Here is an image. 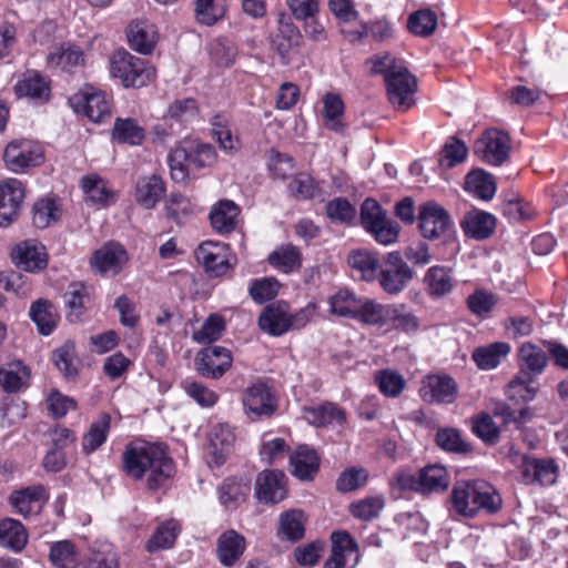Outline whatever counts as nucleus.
Masks as SVG:
<instances>
[{
	"instance_id": "393cba45",
	"label": "nucleus",
	"mask_w": 568,
	"mask_h": 568,
	"mask_svg": "<svg viewBox=\"0 0 568 568\" xmlns=\"http://www.w3.org/2000/svg\"><path fill=\"white\" fill-rule=\"evenodd\" d=\"M240 213L241 209L233 201L220 200L209 215L212 229L221 235L231 234L237 227Z\"/></svg>"
},
{
	"instance_id": "2eb2a0df",
	"label": "nucleus",
	"mask_w": 568,
	"mask_h": 568,
	"mask_svg": "<svg viewBox=\"0 0 568 568\" xmlns=\"http://www.w3.org/2000/svg\"><path fill=\"white\" fill-rule=\"evenodd\" d=\"M195 258L210 276H222L231 268L230 246L225 243L205 241L195 250Z\"/></svg>"
},
{
	"instance_id": "ea45409f",
	"label": "nucleus",
	"mask_w": 568,
	"mask_h": 568,
	"mask_svg": "<svg viewBox=\"0 0 568 568\" xmlns=\"http://www.w3.org/2000/svg\"><path fill=\"white\" fill-rule=\"evenodd\" d=\"M362 298L348 288H339L328 297L329 312L337 317L354 320Z\"/></svg>"
},
{
	"instance_id": "cd10ccee",
	"label": "nucleus",
	"mask_w": 568,
	"mask_h": 568,
	"mask_svg": "<svg viewBox=\"0 0 568 568\" xmlns=\"http://www.w3.org/2000/svg\"><path fill=\"white\" fill-rule=\"evenodd\" d=\"M347 264L354 276L366 282L374 281L381 268L377 254L364 248L352 251L347 256Z\"/></svg>"
},
{
	"instance_id": "7ed1b4c3",
	"label": "nucleus",
	"mask_w": 568,
	"mask_h": 568,
	"mask_svg": "<svg viewBox=\"0 0 568 568\" xmlns=\"http://www.w3.org/2000/svg\"><path fill=\"white\" fill-rule=\"evenodd\" d=\"M216 159L213 145L196 139H183L168 155L171 178L178 183L185 182L192 170L212 166Z\"/></svg>"
},
{
	"instance_id": "5fc2aeb1",
	"label": "nucleus",
	"mask_w": 568,
	"mask_h": 568,
	"mask_svg": "<svg viewBox=\"0 0 568 568\" xmlns=\"http://www.w3.org/2000/svg\"><path fill=\"white\" fill-rule=\"evenodd\" d=\"M180 531L179 523L174 519L162 523L146 542V550L154 552L161 549L171 548Z\"/></svg>"
},
{
	"instance_id": "9b49d317",
	"label": "nucleus",
	"mask_w": 568,
	"mask_h": 568,
	"mask_svg": "<svg viewBox=\"0 0 568 568\" xmlns=\"http://www.w3.org/2000/svg\"><path fill=\"white\" fill-rule=\"evenodd\" d=\"M418 227L424 239L439 240L454 230L448 211L435 201H428L418 207Z\"/></svg>"
},
{
	"instance_id": "c756f323",
	"label": "nucleus",
	"mask_w": 568,
	"mask_h": 568,
	"mask_svg": "<svg viewBox=\"0 0 568 568\" xmlns=\"http://www.w3.org/2000/svg\"><path fill=\"white\" fill-rule=\"evenodd\" d=\"M394 314L392 305H384L375 300L363 297L354 320L372 326L383 327Z\"/></svg>"
},
{
	"instance_id": "a18cd8bd",
	"label": "nucleus",
	"mask_w": 568,
	"mask_h": 568,
	"mask_svg": "<svg viewBox=\"0 0 568 568\" xmlns=\"http://www.w3.org/2000/svg\"><path fill=\"white\" fill-rule=\"evenodd\" d=\"M27 541V530L19 520L12 518L0 520V545L20 551L24 548Z\"/></svg>"
},
{
	"instance_id": "a19ab883",
	"label": "nucleus",
	"mask_w": 568,
	"mask_h": 568,
	"mask_svg": "<svg viewBox=\"0 0 568 568\" xmlns=\"http://www.w3.org/2000/svg\"><path fill=\"white\" fill-rule=\"evenodd\" d=\"M111 427V416L108 413H101L98 418L92 422L89 427V430L83 435L82 438V449L85 454H91L95 452L100 446H102L110 432Z\"/></svg>"
},
{
	"instance_id": "09e8293b",
	"label": "nucleus",
	"mask_w": 568,
	"mask_h": 568,
	"mask_svg": "<svg viewBox=\"0 0 568 568\" xmlns=\"http://www.w3.org/2000/svg\"><path fill=\"white\" fill-rule=\"evenodd\" d=\"M424 282L427 285L428 293L435 297L446 295L454 286L450 270L439 265L427 270Z\"/></svg>"
},
{
	"instance_id": "c9c22d12",
	"label": "nucleus",
	"mask_w": 568,
	"mask_h": 568,
	"mask_svg": "<svg viewBox=\"0 0 568 568\" xmlns=\"http://www.w3.org/2000/svg\"><path fill=\"white\" fill-rule=\"evenodd\" d=\"M267 262L275 270L288 274L301 267L302 253L292 243L282 244L270 253Z\"/></svg>"
},
{
	"instance_id": "49530a36",
	"label": "nucleus",
	"mask_w": 568,
	"mask_h": 568,
	"mask_svg": "<svg viewBox=\"0 0 568 568\" xmlns=\"http://www.w3.org/2000/svg\"><path fill=\"white\" fill-rule=\"evenodd\" d=\"M418 477L422 494L444 491L449 485L447 470L442 465L435 464L422 468Z\"/></svg>"
},
{
	"instance_id": "b1692460",
	"label": "nucleus",
	"mask_w": 568,
	"mask_h": 568,
	"mask_svg": "<svg viewBox=\"0 0 568 568\" xmlns=\"http://www.w3.org/2000/svg\"><path fill=\"white\" fill-rule=\"evenodd\" d=\"M246 549V539L234 529L222 532L216 540V557L224 567H233Z\"/></svg>"
},
{
	"instance_id": "e2e57ef3",
	"label": "nucleus",
	"mask_w": 568,
	"mask_h": 568,
	"mask_svg": "<svg viewBox=\"0 0 568 568\" xmlns=\"http://www.w3.org/2000/svg\"><path fill=\"white\" fill-rule=\"evenodd\" d=\"M436 443L444 450L458 454H467L473 450L469 443L463 439L456 428H442L436 433Z\"/></svg>"
},
{
	"instance_id": "f3484780",
	"label": "nucleus",
	"mask_w": 568,
	"mask_h": 568,
	"mask_svg": "<svg viewBox=\"0 0 568 568\" xmlns=\"http://www.w3.org/2000/svg\"><path fill=\"white\" fill-rule=\"evenodd\" d=\"M48 500L49 491L41 484L14 490L9 496V504L26 519L39 516Z\"/></svg>"
},
{
	"instance_id": "aec40b11",
	"label": "nucleus",
	"mask_w": 568,
	"mask_h": 568,
	"mask_svg": "<svg viewBox=\"0 0 568 568\" xmlns=\"http://www.w3.org/2000/svg\"><path fill=\"white\" fill-rule=\"evenodd\" d=\"M24 199L23 184L17 179L0 183V226L8 227L18 220Z\"/></svg>"
},
{
	"instance_id": "f03ea898",
	"label": "nucleus",
	"mask_w": 568,
	"mask_h": 568,
	"mask_svg": "<svg viewBox=\"0 0 568 568\" xmlns=\"http://www.w3.org/2000/svg\"><path fill=\"white\" fill-rule=\"evenodd\" d=\"M454 510L466 518H474L479 511L497 513L503 504L500 495L485 480L457 481L450 493Z\"/></svg>"
},
{
	"instance_id": "412c9836",
	"label": "nucleus",
	"mask_w": 568,
	"mask_h": 568,
	"mask_svg": "<svg viewBox=\"0 0 568 568\" xmlns=\"http://www.w3.org/2000/svg\"><path fill=\"white\" fill-rule=\"evenodd\" d=\"M11 258L19 268L31 273L45 268L48 264L45 247L36 240L17 244L11 252Z\"/></svg>"
},
{
	"instance_id": "0e129e2a",
	"label": "nucleus",
	"mask_w": 568,
	"mask_h": 568,
	"mask_svg": "<svg viewBox=\"0 0 568 568\" xmlns=\"http://www.w3.org/2000/svg\"><path fill=\"white\" fill-rule=\"evenodd\" d=\"M32 222L38 229H45L60 216V210L53 199H41L32 209Z\"/></svg>"
},
{
	"instance_id": "864d4df0",
	"label": "nucleus",
	"mask_w": 568,
	"mask_h": 568,
	"mask_svg": "<svg viewBox=\"0 0 568 568\" xmlns=\"http://www.w3.org/2000/svg\"><path fill=\"white\" fill-rule=\"evenodd\" d=\"M537 373H531L527 367H519L518 373L508 383V393L510 396L518 395L523 400L528 402L535 397L536 387L534 386Z\"/></svg>"
},
{
	"instance_id": "c85d7f7f",
	"label": "nucleus",
	"mask_w": 568,
	"mask_h": 568,
	"mask_svg": "<svg viewBox=\"0 0 568 568\" xmlns=\"http://www.w3.org/2000/svg\"><path fill=\"white\" fill-rule=\"evenodd\" d=\"M323 124L324 126L338 134H344L347 124L344 121V102L339 94L327 92L323 99Z\"/></svg>"
},
{
	"instance_id": "bb28decb",
	"label": "nucleus",
	"mask_w": 568,
	"mask_h": 568,
	"mask_svg": "<svg viewBox=\"0 0 568 568\" xmlns=\"http://www.w3.org/2000/svg\"><path fill=\"white\" fill-rule=\"evenodd\" d=\"M496 224L493 214L479 210L467 212L460 222L464 233L475 240L488 239L495 232Z\"/></svg>"
},
{
	"instance_id": "79ce46f5",
	"label": "nucleus",
	"mask_w": 568,
	"mask_h": 568,
	"mask_svg": "<svg viewBox=\"0 0 568 568\" xmlns=\"http://www.w3.org/2000/svg\"><path fill=\"white\" fill-rule=\"evenodd\" d=\"M30 372L20 361H14L0 367V386L7 393L19 392L27 385Z\"/></svg>"
},
{
	"instance_id": "423d86ee",
	"label": "nucleus",
	"mask_w": 568,
	"mask_h": 568,
	"mask_svg": "<svg viewBox=\"0 0 568 568\" xmlns=\"http://www.w3.org/2000/svg\"><path fill=\"white\" fill-rule=\"evenodd\" d=\"M110 73L125 88H142L155 78V70L150 63L125 50H118L110 59Z\"/></svg>"
},
{
	"instance_id": "69168bd1",
	"label": "nucleus",
	"mask_w": 568,
	"mask_h": 568,
	"mask_svg": "<svg viewBox=\"0 0 568 568\" xmlns=\"http://www.w3.org/2000/svg\"><path fill=\"white\" fill-rule=\"evenodd\" d=\"M497 303L498 298L494 293L480 288L476 290L466 300L468 310L479 317L488 316Z\"/></svg>"
},
{
	"instance_id": "052dcab7",
	"label": "nucleus",
	"mask_w": 568,
	"mask_h": 568,
	"mask_svg": "<svg viewBox=\"0 0 568 568\" xmlns=\"http://www.w3.org/2000/svg\"><path fill=\"white\" fill-rule=\"evenodd\" d=\"M407 27L415 36L428 37L437 27V16L430 9H420L409 16Z\"/></svg>"
},
{
	"instance_id": "473e14b6",
	"label": "nucleus",
	"mask_w": 568,
	"mask_h": 568,
	"mask_svg": "<svg viewBox=\"0 0 568 568\" xmlns=\"http://www.w3.org/2000/svg\"><path fill=\"white\" fill-rule=\"evenodd\" d=\"M165 193V184L158 175L141 178L135 187V200L143 207L153 209Z\"/></svg>"
},
{
	"instance_id": "680f3d73",
	"label": "nucleus",
	"mask_w": 568,
	"mask_h": 568,
	"mask_svg": "<svg viewBox=\"0 0 568 568\" xmlns=\"http://www.w3.org/2000/svg\"><path fill=\"white\" fill-rule=\"evenodd\" d=\"M80 185L87 201L95 204H105L111 195V191L108 189L104 180L97 174L83 176Z\"/></svg>"
},
{
	"instance_id": "4468645a",
	"label": "nucleus",
	"mask_w": 568,
	"mask_h": 568,
	"mask_svg": "<svg viewBox=\"0 0 568 568\" xmlns=\"http://www.w3.org/2000/svg\"><path fill=\"white\" fill-rule=\"evenodd\" d=\"M75 112H82L93 122H102L111 115V102L108 95L92 87H87L69 99Z\"/></svg>"
},
{
	"instance_id": "a878e982",
	"label": "nucleus",
	"mask_w": 568,
	"mask_h": 568,
	"mask_svg": "<svg viewBox=\"0 0 568 568\" xmlns=\"http://www.w3.org/2000/svg\"><path fill=\"white\" fill-rule=\"evenodd\" d=\"M292 475L300 480H312L320 470V457L315 449L301 445L290 456Z\"/></svg>"
},
{
	"instance_id": "f257e3e1",
	"label": "nucleus",
	"mask_w": 568,
	"mask_h": 568,
	"mask_svg": "<svg viewBox=\"0 0 568 568\" xmlns=\"http://www.w3.org/2000/svg\"><path fill=\"white\" fill-rule=\"evenodd\" d=\"M122 469L134 480L145 478L146 487L155 491L168 485L175 473V465L166 445L133 442L125 446Z\"/></svg>"
},
{
	"instance_id": "774afa93",
	"label": "nucleus",
	"mask_w": 568,
	"mask_h": 568,
	"mask_svg": "<svg viewBox=\"0 0 568 568\" xmlns=\"http://www.w3.org/2000/svg\"><path fill=\"white\" fill-rule=\"evenodd\" d=\"M82 568H119L118 552L112 545H101L92 550Z\"/></svg>"
},
{
	"instance_id": "37998d69",
	"label": "nucleus",
	"mask_w": 568,
	"mask_h": 568,
	"mask_svg": "<svg viewBox=\"0 0 568 568\" xmlns=\"http://www.w3.org/2000/svg\"><path fill=\"white\" fill-rule=\"evenodd\" d=\"M510 352V345L505 342H496L487 346L477 347L473 352V359L480 369L496 368L501 359Z\"/></svg>"
},
{
	"instance_id": "13d9d810",
	"label": "nucleus",
	"mask_w": 568,
	"mask_h": 568,
	"mask_svg": "<svg viewBox=\"0 0 568 568\" xmlns=\"http://www.w3.org/2000/svg\"><path fill=\"white\" fill-rule=\"evenodd\" d=\"M207 50L211 61L217 67H231L237 54L234 42L225 38L212 40Z\"/></svg>"
},
{
	"instance_id": "c03bdc74",
	"label": "nucleus",
	"mask_w": 568,
	"mask_h": 568,
	"mask_svg": "<svg viewBox=\"0 0 568 568\" xmlns=\"http://www.w3.org/2000/svg\"><path fill=\"white\" fill-rule=\"evenodd\" d=\"M250 490L248 483L242 479L226 478L219 487L220 501L226 508L235 509L246 500Z\"/></svg>"
},
{
	"instance_id": "bf43d9fd",
	"label": "nucleus",
	"mask_w": 568,
	"mask_h": 568,
	"mask_svg": "<svg viewBox=\"0 0 568 568\" xmlns=\"http://www.w3.org/2000/svg\"><path fill=\"white\" fill-rule=\"evenodd\" d=\"M75 359L77 354L73 342H65L52 353V362L67 378H73L78 375Z\"/></svg>"
},
{
	"instance_id": "4d7b16f0",
	"label": "nucleus",
	"mask_w": 568,
	"mask_h": 568,
	"mask_svg": "<svg viewBox=\"0 0 568 568\" xmlns=\"http://www.w3.org/2000/svg\"><path fill=\"white\" fill-rule=\"evenodd\" d=\"M226 11L225 0H195L194 12L199 23L213 26L221 20Z\"/></svg>"
},
{
	"instance_id": "8fccbe9b",
	"label": "nucleus",
	"mask_w": 568,
	"mask_h": 568,
	"mask_svg": "<svg viewBox=\"0 0 568 568\" xmlns=\"http://www.w3.org/2000/svg\"><path fill=\"white\" fill-rule=\"evenodd\" d=\"M63 301L68 308V317L71 322L78 321L85 310L89 294L83 283L73 282L63 293Z\"/></svg>"
},
{
	"instance_id": "7c9ffc66",
	"label": "nucleus",
	"mask_w": 568,
	"mask_h": 568,
	"mask_svg": "<svg viewBox=\"0 0 568 568\" xmlns=\"http://www.w3.org/2000/svg\"><path fill=\"white\" fill-rule=\"evenodd\" d=\"M307 517L301 509L283 511L278 518L277 536L282 540L297 541L305 535Z\"/></svg>"
},
{
	"instance_id": "603ef678",
	"label": "nucleus",
	"mask_w": 568,
	"mask_h": 568,
	"mask_svg": "<svg viewBox=\"0 0 568 568\" xmlns=\"http://www.w3.org/2000/svg\"><path fill=\"white\" fill-rule=\"evenodd\" d=\"M384 507L385 498L382 495H375L354 500L349 504L348 511L354 518L371 521L379 516Z\"/></svg>"
},
{
	"instance_id": "6e6552de",
	"label": "nucleus",
	"mask_w": 568,
	"mask_h": 568,
	"mask_svg": "<svg viewBox=\"0 0 568 568\" xmlns=\"http://www.w3.org/2000/svg\"><path fill=\"white\" fill-rule=\"evenodd\" d=\"M414 275L413 268L404 261L402 254L393 251L385 255L384 266H381L376 278L384 292L395 295L405 290Z\"/></svg>"
},
{
	"instance_id": "338daca9",
	"label": "nucleus",
	"mask_w": 568,
	"mask_h": 568,
	"mask_svg": "<svg viewBox=\"0 0 568 568\" xmlns=\"http://www.w3.org/2000/svg\"><path fill=\"white\" fill-rule=\"evenodd\" d=\"M474 434L488 445H495L500 437V429L487 413H480L473 419Z\"/></svg>"
},
{
	"instance_id": "e433bc0d",
	"label": "nucleus",
	"mask_w": 568,
	"mask_h": 568,
	"mask_svg": "<svg viewBox=\"0 0 568 568\" xmlns=\"http://www.w3.org/2000/svg\"><path fill=\"white\" fill-rule=\"evenodd\" d=\"M128 40L134 51L149 54L156 43L155 28L148 22L131 23L128 29Z\"/></svg>"
},
{
	"instance_id": "dca6fc26",
	"label": "nucleus",
	"mask_w": 568,
	"mask_h": 568,
	"mask_svg": "<svg viewBox=\"0 0 568 568\" xmlns=\"http://www.w3.org/2000/svg\"><path fill=\"white\" fill-rule=\"evenodd\" d=\"M458 395V385L447 374H433L423 378L420 398L428 404H453Z\"/></svg>"
},
{
	"instance_id": "5701e85b",
	"label": "nucleus",
	"mask_w": 568,
	"mask_h": 568,
	"mask_svg": "<svg viewBox=\"0 0 568 568\" xmlns=\"http://www.w3.org/2000/svg\"><path fill=\"white\" fill-rule=\"evenodd\" d=\"M209 442L211 455L215 466H221L233 453L235 444L234 427L229 423H216L212 425Z\"/></svg>"
},
{
	"instance_id": "6ab92c4d",
	"label": "nucleus",
	"mask_w": 568,
	"mask_h": 568,
	"mask_svg": "<svg viewBox=\"0 0 568 568\" xmlns=\"http://www.w3.org/2000/svg\"><path fill=\"white\" fill-rule=\"evenodd\" d=\"M231 351L223 346H210L199 352L195 358L197 372L212 379L221 378L232 366Z\"/></svg>"
},
{
	"instance_id": "9d476101",
	"label": "nucleus",
	"mask_w": 568,
	"mask_h": 568,
	"mask_svg": "<svg viewBox=\"0 0 568 568\" xmlns=\"http://www.w3.org/2000/svg\"><path fill=\"white\" fill-rule=\"evenodd\" d=\"M510 149L509 135L495 128L484 131L474 144L475 155L483 162L495 166H499L508 160Z\"/></svg>"
},
{
	"instance_id": "ddd939ff",
	"label": "nucleus",
	"mask_w": 568,
	"mask_h": 568,
	"mask_svg": "<svg viewBox=\"0 0 568 568\" xmlns=\"http://www.w3.org/2000/svg\"><path fill=\"white\" fill-rule=\"evenodd\" d=\"M388 100L398 110L406 111L414 103L416 78L405 68H395L386 73Z\"/></svg>"
},
{
	"instance_id": "39448f33",
	"label": "nucleus",
	"mask_w": 568,
	"mask_h": 568,
	"mask_svg": "<svg viewBox=\"0 0 568 568\" xmlns=\"http://www.w3.org/2000/svg\"><path fill=\"white\" fill-rule=\"evenodd\" d=\"M507 458L518 473V481L526 486H551L557 481L559 466L554 458H537L521 453L515 446L508 450Z\"/></svg>"
},
{
	"instance_id": "6e6d98bb",
	"label": "nucleus",
	"mask_w": 568,
	"mask_h": 568,
	"mask_svg": "<svg viewBox=\"0 0 568 568\" xmlns=\"http://www.w3.org/2000/svg\"><path fill=\"white\" fill-rule=\"evenodd\" d=\"M306 418L311 424L317 427H324L333 423H343L345 414L338 405L325 403L317 407L306 409Z\"/></svg>"
},
{
	"instance_id": "4be33fe9",
	"label": "nucleus",
	"mask_w": 568,
	"mask_h": 568,
	"mask_svg": "<svg viewBox=\"0 0 568 568\" xmlns=\"http://www.w3.org/2000/svg\"><path fill=\"white\" fill-rule=\"evenodd\" d=\"M125 250L114 242L106 243L97 250L91 257V266L102 275H116L126 263Z\"/></svg>"
},
{
	"instance_id": "20e7f679",
	"label": "nucleus",
	"mask_w": 568,
	"mask_h": 568,
	"mask_svg": "<svg viewBox=\"0 0 568 568\" xmlns=\"http://www.w3.org/2000/svg\"><path fill=\"white\" fill-rule=\"evenodd\" d=\"M318 306L314 302L307 303L295 313L290 312L285 302H275L266 305L258 316L260 328L271 336H282L288 331L304 328L316 315Z\"/></svg>"
},
{
	"instance_id": "a211bd4d",
	"label": "nucleus",
	"mask_w": 568,
	"mask_h": 568,
	"mask_svg": "<svg viewBox=\"0 0 568 568\" xmlns=\"http://www.w3.org/2000/svg\"><path fill=\"white\" fill-rule=\"evenodd\" d=\"M254 496L258 503L275 505L287 496L286 476L283 471L266 469L255 479Z\"/></svg>"
},
{
	"instance_id": "2f4dec72",
	"label": "nucleus",
	"mask_w": 568,
	"mask_h": 568,
	"mask_svg": "<svg viewBox=\"0 0 568 568\" xmlns=\"http://www.w3.org/2000/svg\"><path fill=\"white\" fill-rule=\"evenodd\" d=\"M83 51L72 44L55 47L47 57L49 68H60L67 72H73L75 68L83 65Z\"/></svg>"
},
{
	"instance_id": "de8ad7c7",
	"label": "nucleus",
	"mask_w": 568,
	"mask_h": 568,
	"mask_svg": "<svg viewBox=\"0 0 568 568\" xmlns=\"http://www.w3.org/2000/svg\"><path fill=\"white\" fill-rule=\"evenodd\" d=\"M49 560L54 568H77L79 549L71 540H59L51 545Z\"/></svg>"
},
{
	"instance_id": "3c124183",
	"label": "nucleus",
	"mask_w": 568,
	"mask_h": 568,
	"mask_svg": "<svg viewBox=\"0 0 568 568\" xmlns=\"http://www.w3.org/2000/svg\"><path fill=\"white\" fill-rule=\"evenodd\" d=\"M112 138L119 143L139 145L144 140V129L132 118H118L112 130Z\"/></svg>"
},
{
	"instance_id": "f8f14e48",
	"label": "nucleus",
	"mask_w": 568,
	"mask_h": 568,
	"mask_svg": "<svg viewBox=\"0 0 568 568\" xmlns=\"http://www.w3.org/2000/svg\"><path fill=\"white\" fill-rule=\"evenodd\" d=\"M3 161L10 171L21 173L42 163L43 149L32 140H13L4 150Z\"/></svg>"
},
{
	"instance_id": "72a5a7b5",
	"label": "nucleus",
	"mask_w": 568,
	"mask_h": 568,
	"mask_svg": "<svg viewBox=\"0 0 568 568\" xmlns=\"http://www.w3.org/2000/svg\"><path fill=\"white\" fill-rule=\"evenodd\" d=\"M465 190L477 199L489 201L494 197L497 186L493 174L483 169H475L466 175Z\"/></svg>"
},
{
	"instance_id": "58836bf2",
	"label": "nucleus",
	"mask_w": 568,
	"mask_h": 568,
	"mask_svg": "<svg viewBox=\"0 0 568 568\" xmlns=\"http://www.w3.org/2000/svg\"><path fill=\"white\" fill-rule=\"evenodd\" d=\"M14 91L18 97L48 100L50 95L49 81L37 72H27L16 83Z\"/></svg>"
},
{
	"instance_id": "1a4fd4ad",
	"label": "nucleus",
	"mask_w": 568,
	"mask_h": 568,
	"mask_svg": "<svg viewBox=\"0 0 568 568\" xmlns=\"http://www.w3.org/2000/svg\"><path fill=\"white\" fill-rule=\"evenodd\" d=\"M244 413L253 420L271 417L277 409V399L271 386L262 379L247 386L242 394Z\"/></svg>"
},
{
	"instance_id": "0eeeda50",
	"label": "nucleus",
	"mask_w": 568,
	"mask_h": 568,
	"mask_svg": "<svg viewBox=\"0 0 568 568\" xmlns=\"http://www.w3.org/2000/svg\"><path fill=\"white\" fill-rule=\"evenodd\" d=\"M361 223L364 230L382 245L397 242L400 225L374 199H366L361 206Z\"/></svg>"
},
{
	"instance_id": "f704fd0d",
	"label": "nucleus",
	"mask_w": 568,
	"mask_h": 568,
	"mask_svg": "<svg viewBox=\"0 0 568 568\" xmlns=\"http://www.w3.org/2000/svg\"><path fill=\"white\" fill-rule=\"evenodd\" d=\"M29 314L41 335H50L58 325L59 315L54 305L48 300L39 298L33 302Z\"/></svg>"
},
{
	"instance_id": "4c0bfd02",
	"label": "nucleus",
	"mask_w": 568,
	"mask_h": 568,
	"mask_svg": "<svg viewBox=\"0 0 568 568\" xmlns=\"http://www.w3.org/2000/svg\"><path fill=\"white\" fill-rule=\"evenodd\" d=\"M548 361L547 349L545 351L531 342H525L518 348V367H527L531 373L541 375L548 365Z\"/></svg>"
}]
</instances>
